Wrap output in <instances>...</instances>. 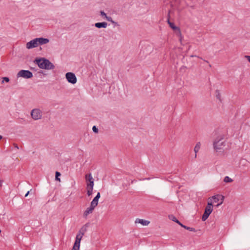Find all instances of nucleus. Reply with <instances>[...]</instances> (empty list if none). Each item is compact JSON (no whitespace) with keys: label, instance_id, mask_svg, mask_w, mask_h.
<instances>
[{"label":"nucleus","instance_id":"1","mask_svg":"<svg viewBox=\"0 0 250 250\" xmlns=\"http://www.w3.org/2000/svg\"><path fill=\"white\" fill-rule=\"evenodd\" d=\"M34 62L41 69L50 70L55 68V65L45 58H36Z\"/></svg>","mask_w":250,"mask_h":250},{"label":"nucleus","instance_id":"2","mask_svg":"<svg viewBox=\"0 0 250 250\" xmlns=\"http://www.w3.org/2000/svg\"><path fill=\"white\" fill-rule=\"evenodd\" d=\"M224 139V135H220L213 141V146L214 149L216 152L223 153L226 146V141Z\"/></svg>","mask_w":250,"mask_h":250},{"label":"nucleus","instance_id":"3","mask_svg":"<svg viewBox=\"0 0 250 250\" xmlns=\"http://www.w3.org/2000/svg\"><path fill=\"white\" fill-rule=\"evenodd\" d=\"M213 210V205L212 202H208L207 206L205 208L204 212L202 216V220L206 221L211 214Z\"/></svg>","mask_w":250,"mask_h":250},{"label":"nucleus","instance_id":"4","mask_svg":"<svg viewBox=\"0 0 250 250\" xmlns=\"http://www.w3.org/2000/svg\"><path fill=\"white\" fill-rule=\"evenodd\" d=\"M171 12V11L170 10H169L168 11L167 16V22L168 24L170 27L173 31H174L176 32H177V34L181 36V31H180V28L176 26L174 24V22H172L170 21V14Z\"/></svg>","mask_w":250,"mask_h":250},{"label":"nucleus","instance_id":"5","mask_svg":"<svg viewBox=\"0 0 250 250\" xmlns=\"http://www.w3.org/2000/svg\"><path fill=\"white\" fill-rule=\"evenodd\" d=\"M168 217H169V218L170 220H171L172 221H173L174 222H176L178 225H179L181 227H182V228L185 229H186L188 230H189L190 231H193V232H196V229L194 228H190V227H188V226H186L183 225V223H181L177 219V218L175 216H174L173 215H169Z\"/></svg>","mask_w":250,"mask_h":250},{"label":"nucleus","instance_id":"6","mask_svg":"<svg viewBox=\"0 0 250 250\" xmlns=\"http://www.w3.org/2000/svg\"><path fill=\"white\" fill-rule=\"evenodd\" d=\"M33 77L32 73L29 70H21L17 74V77H22L24 79H30Z\"/></svg>","mask_w":250,"mask_h":250},{"label":"nucleus","instance_id":"7","mask_svg":"<svg viewBox=\"0 0 250 250\" xmlns=\"http://www.w3.org/2000/svg\"><path fill=\"white\" fill-rule=\"evenodd\" d=\"M86 182V188L93 189L94 186V179L93 178L91 174L88 173L85 175V176Z\"/></svg>","mask_w":250,"mask_h":250},{"label":"nucleus","instance_id":"8","mask_svg":"<svg viewBox=\"0 0 250 250\" xmlns=\"http://www.w3.org/2000/svg\"><path fill=\"white\" fill-rule=\"evenodd\" d=\"M31 115L34 120H37L42 118V112L39 109L35 108L32 110Z\"/></svg>","mask_w":250,"mask_h":250},{"label":"nucleus","instance_id":"9","mask_svg":"<svg viewBox=\"0 0 250 250\" xmlns=\"http://www.w3.org/2000/svg\"><path fill=\"white\" fill-rule=\"evenodd\" d=\"M65 78L68 82L72 84H75L77 82V78L75 74L72 72L66 73Z\"/></svg>","mask_w":250,"mask_h":250},{"label":"nucleus","instance_id":"10","mask_svg":"<svg viewBox=\"0 0 250 250\" xmlns=\"http://www.w3.org/2000/svg\"><path fill=\"white\" fill-rule=\"evenodd\" d=\"M83 236L79 233L76 237L75 241L74 242L72 250H79L81 241Z\"/></svg>","mask_w":250,"mask_h":250},{"label":"nucleus","instance_id":"11","mask_svg":"<svg viewBox=\"0 0 250 250\" xmlns=\"http://www.w3.org/2000/svg\"><path fill=\"white\" fill-rule=\"evenodd\" d=\"M212 198L213 200L214 203H217L220 200V199H222V201L220 203L218 204L216 206L217 207H218L219 206L221 205L223 203L225 197L224 196H223L222 195L217 194V195L213 196L212 197Z\"/></svg>","mask_w":250,"mask_h":250},{"label":"nucleus","instance_id":"12","mask_svg":"<svg viewBox=\"0 0 250 250\" xmlns=\"http://www.w3.org/2000/svg\"><path fill=\"white\" fill-rule=\"evenodd\" d=\"M38 43L37 42L36 39H34L30 42H28L26 44V47L27 49H30L37 47Z\"/></svg>","mask_w":250,"mask_h":250},{"label":"nucleus","instance_id":"13","mask_svg":"<svg viewBox=\"0 0 250 250\" xmlns=\"http://www.w3.org/2000/svg\"><path fill=\"white\" fill-rule=\"evenodd\" d=\"M38 43V45H43L49 42V40L47 38H44L42 37L35 38Z\"/></svg>","mask_w":250,"mask_h":250},{"label":"nucleus","instance_id":"14","mask_svg":"<svg viewBox=\"0 0 250 250\" xmlns=\"http://www.w3.org/2000/svg\"><path fill=\"white\" fill-rule=\"evenodd\" d=\"M89 223H87L84 225L79 230V233L80 234L81 236H83L84 233L86 232L87 228L89 226Z\"/></svg>","mask_w":250,"mask_h":250},{"label":"nucleus","instance_id":"15","mask_svg":"<svg viewBox=\"0 0 250 250\" xmlns=\"http://www.w3.org/2000/svg\"><path fill=\"white\" fill-rule=\"evenodd\" d=\"M95 207L90 204L89 207L86 208L83 213V216L86 217L89 214L91 213Z\"/></svg>","mask_w":250,"mask_h":250},{"label":"nucleus","instance_id":"16","mask_svg":"<svg viewBox=\"0 0 250 250\" xmlns=\"http://www.w3.org/2000/svg\"><path fill=\"white\" fill-rule=\"evenodd\" d=\"M107 23L105 21L101 22H97V23H95V26L98 28H105L107 27Z\"/></svg>","mask_w":250,"mask_h":250},{"label":"nucleus","instance_id":"17","mask_svg":"<svg viewBox=\"0 0 250 250\" xmlns=\"http://www.w3.org/2000/svg\"><path fill=\"white\" fill-rule=\"evenodd\" d=\"M135 223H140L143 226H147L149 224L150 222L144 219H136Z\"/></svg>","mask_w":250,"mask_h":250},{"label":"nucleus","instance_id":"18","mask_svg":"<svg viewBox=\"0 0 250 250\" xmlns=\"http://www.w3.org/2000/svg\"><path fill=\"white\" fill-rule=\"evenodd\" d=\"M99 199L95 197L90 204L96 207L98 205Z\"/></svg>","mask_w":250,"mask_h":250},{"label":"nucleus","instance_id":"19","mask_svg":"<svg viewBox=\"0 0 250 250\" xmlns=\"http://www.w3.org/2000/svg\"><path fill=\"white\" fill-rule=\"evenodd\" d=\"M200 147V143H197L194 148L195 153V157H196V153L199 151Z\"/></svg>","mask_w":250,"mask_h":250},{"label":"nucleus","instance_id":"20","mask_svg":"<svg viewBox=\"0 0 250 250\" xmlns=\"http://www.w3.org/2000/svg\"><path fill=\"white\" fill-rule=\"evenodd\" d=\"M61 175V173L60 172L56 171V172H55V180L56 181L60 182L61 180H60V178H59V177Z\"/></svg>","mask_w":250,"mask_h":250},{"label":"nucleus","instance_id":"21","mask_svg":"<svg viewBox=\"0 0 250 250\" xmlns=\"http://www.w3.org/2000/svg\"><path fill=\"white\" fill-rule=\"evenodd\" d=\"M224 181L226 183H230L233 181V180L229 178V176H226L224 178Z\"/></svg>","mask_w":250,"mask_h":250},{"label":"nucleus","instance_id":"22","mask_svg":"<svg viewBox=\"0 0 250 250\" xmlns=\"http://www.w3.org/2000/svg\"><path fill=\"white\" fill-rule=\"evenodd\" d=\"M215 93L217 99H218L220 102H221V94L219 92V91L218 90H216L215 91Z\"/></svg>","mask_w":250,"mask_h":250},{"label":"nucleus","instance_id":"23","mask_svg":"<svg viewBox=\"0 0 250 250\" xmlns=\"http://www.w3.org/2000/svg\"><path fill=\"white\" fill-rule=\"evenodd\" d=\"M87 190V194L88 196H91L93 193V189L90 188H86Z\"/></svg>","mask_w":250,"mask_h":250},{"label":"nucleus","instance_id":"24","mask_svg":"<svg viewBox=\"0 0 250 250\" xmlns=\"http://www.w3.org/2000/svg\"><path fill=\"white\" fill-rule=\"evenodd\" d=\"M10 79L8 77H5L2 78V83H4V82L8 83Z\"/></svg>","mask_w":250,"mask_h":250},{"label":"nucleus","instance_id":"25","mask_svg":"<svg viewBox=\"0 0 250 250\" xmlns=\"http://www.w3.org/2000/svg\"><path fill=\"white\" fill-rule=\"evenodd\" d=\"M92 130H93V131L95 133H97L99 131L98 128L95 125H94L93 126Z\"/></svg>","mask_w":250,"mask_h":250},{"label":"nucleus","instance_id":"26","mask_svg":"<svg viewBox=\"0 0 250 250\" xmlns=\"http://www.w3.org/2000/svg\"><path fill=\"white\" fill-rule=\"evenodd\" d=\"M100 15L102 16L104 19L106 16V14L104 11H100Z\"/></svg>","mask_w":250,"mask_h":250},{"label":"nucleus","instance_id":"27","mask_svg":"<svg viewBox=\"0 0 250 250\" xmlns=\"http://www.w3.org/2000/svg\"><path fill=\"white\" fill-rule=\"evenodd\" d=\"M104 19H105L107 21H110L111 22L113 20L111 17H108L107 16Z\"/></svg>","mask_w":250,"mask_h":250},{"label":"nucleus","instance_id":"28","mask_svg":"<svg viewBox=\"0 0 250 250\" xmlns=\"http://www.w3.org/2000/svg\"><path fill=\"white\" fill-rule=\"evenodd\" d=\"M245 58H246L249 62H250V56L245 55Z\"/></svg>","mask_w":250,"mask_h":250},{"label":"nucleus","instance_id":"29","mask_svg":"<svg viewBox=\"0 0 250 250\" xmlns=\"http://www.w3.org/2000/svg\"><path fill=\"white\" fill-rule=\"evenodd\" d=\"M111 23L112 24H114L115 25H118V26L119 25L117 22L114 21L113 20H112V21H111Z\"/></svg>","mask_w":250,"mask_h":250},{"label":"nucleus","instance_id":"30","mask_svg":"<svg viewBox=\"0 0 250 250\" xmlns=\"http://www.w3.org/2000/svg\"><path fill=\"white\" fill-rule=\"evenodd\" d=\"M100 196H101L100 193L99 192H98L97 193L96 196H95V197L99 199L100 198Z\"/></svg>","mask_w":250,"mask_h":250},{"label":"nucleus","instance_id":"31","mask_svg":"<svg viewBox=\"0 0 250 250\" xmlns=\"http://www.w3.org/2000/svg\"><path fill=\"white\" fill-rule=\"evenodd\" d=\"M13 146H14L15 148H17V149H19V146H18V145H17V144L14 143V144H13Z\"/></svg>","mask_w":250,"mask_h":250},{"label":"nucleus","instance_id":"32","mask_svg":"<svg viewBox=\"0 0 250 250\" xmlns=\"http://www.w3.org/2000/svg\"><path fill=\"white\" fill-rule=\"evenodd\" d=\"M31 190H32V189H30V190L28 191L25 194V197H27L29 194V193Z\"/></svg>","mask_w":250,"mask_h":250},{"label":"nucleus","instance_id":"33","mask_svg":"<svg viewBox=\"0 0 250 250\" xmlns=\"http://www.w3.org/2000/svg\"><path fill=\"white\" fill-rule=\"evenodd\" d=\"M3 182V181L2 180H0V187H2V184Z\"/></svg>","mask_w":250,"mask_h":250},{"label":"nucleus","instance_id":"34","mask_svg":"<svg viewBox=\"0 0 250 250\" xmlns=\"http://www.w3.org/2000/svg\"><path fill=\"white\" fill-rule=\"evenodd\" d=\"M2 139V136L0 135V140H1Z\"/></svg>","mask_w":250,"mask_h":250},{"label":"nucleus","instance_id":"35","mask_svg":"<svg viewBox=\"0 0 250 250\" xmlns=\"http://www.w3.org/2000/svg\"><path fill=\"white\" fill-rule=\"evenodd\" d=\"M197 57L196 55H191V57Z\"/></svg>","mask_w":250,"mask_h":250},{"label":"nucleus","instance_id":"36","mask_svg":"<svg viewBox=\"0 0 250 250\" xmlns=\"http://www.w3.org/2000/svg\"><path fill=\"white\" fill-rule=\"evenodd\" d=\"M183 67V68H186V66H183V67Z\"/></svg>","mask_w":250,"mask_h":250}]
</instances>
